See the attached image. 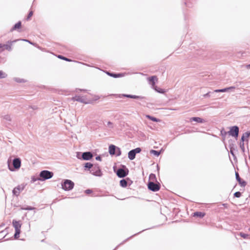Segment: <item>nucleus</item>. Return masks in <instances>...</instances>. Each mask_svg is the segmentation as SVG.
Returning a JSON list of instances; mask_svg holds the SVG:
<instances>
[{
    "label": "nucleus",
    "mask_w": 250,
    "mask_h": 250,
    "mask_svg": "<svg viewBox=\"0 0 250 250\" xmlns=\"http://www.w3.org/2000/svg\"><path fill=\"white\" fill-rule=\"evenodd\" d=\"M23 41H25V42H28L29 43L31 44H33V43L32 42H31L30 41H29V40H26V39H24V40H22Z\"/></svg>",
    "instance_id": "nucleus-48"
},
{
    "label": "nucleus",
    "mask_w": 250,
    "mask_h": 250,
    "mask_svg": "<svg viewBox=\"0 0 250 250\" xmlns=\"http://www.w3.org/2000/svg\"><path fill=\"white\" fill-rule=\"evenodd\" d=\"M155 90H156L157 92H159V93H163V92H164V91H163V89H160V90H157L156 89H155Z\"/></svg>",
    "instance_id": "nucleus-47"
},
{
    "label": "nucleus",
    "mask_w": 250,
    "mask_h": 250,
    "mask_svg": "<svg viewBox=\"0 0 250 250\" xmlns=\"http://www.w3.org/2000/svg\"><path fill=\"white\" fill-rule=\"evenodd\" d=\"M25 187V185L23 184L15 187L12 190L13 195L17 197L18 196L20 193L24 189Z\"/></svg>",
    "instance_id": "nucleus-9"
},
{
    "label": "nucleus",
    "mask_w": 250,
    "mask_h": 250,
    "mask_svg": "<svg viewBox=\"0 0 250 250\" xmlns=\"http://www.w3.org/2000/svg\"><path fill=\"white\" fill-rule=\"evenodd\" d=\"M239 128L238 126L235 125L230 127L228 134L234 138H237L239 134Z\"/></svg>",
    "instance_id": "nucleus-5"
},
{
    "label": "nucleus",
    "mask_w": 250,
    "mask_h": 250,
    "mask_svg": "<svg viewBox=\"0 0 250 250\" xmlns=\"http://www.w3.org/2000/svg\"><path fill=\"white\" fill-rule=\"evenodd\" d=\"M37 181H41V179L40 176H39V177H37L35 176H32L31 180V182L32 183H33Z\"/></svg>",
    "instance_id": "nucleus-27"
},
{
    "label": "nucleus",
    "mask_w": 250,
    "mask_h": 250,
    "mask_svg": "<svg viewBox=\"0 0 250 250\" xmlns=\"http://www.w3.org/2000/svg\"><path fill=\"white\" fill-rule=\"evenodd\" d=\"M150 154H153L156 156H159V155L161 153V151H157V150H151L150 151Z\"/></svg>",
    "instance_id": "nucleus-28"
},
{
    "label": "nucleus",
    "mask_w": 250,
    "mask_h": 250,
    "mask_svg": "<svg viewBox=\"0 0 250 250\" xmlns=\"http://www.w3.org/2000/svg\"><path fill=\"white\" fill-rule=\"evenodd\" d=\"M93 157L92 153L90 151L84 152L82 154V159L84 160H89Z\"/></svg>",
    "instance_id": "nucleus-11"
},
{
    "label": "nucleus",
    "mask_w": 250,
    "mask_h": 250,
    "mask_svg": "<svg viewBox=\"0 0 250 250\" xmlns=\"http://www.w3.org/2000/svg\"><path fill=\"white\" fill-rule=\"evenodd\" d=\"M14 80L16 82H18V83H22L23 82V80H21L20 78H14Z\"/></svg>",
    "instance_id": "nucleus-41"
},
{
    "label": "nucleus",
    "mask_w": 250,
    "mask_h": 250,
    "mask_svg": "<svg viewBox=\"0 0 250 250\" xmlns=\"http://www.w3.org/2000/svg\"><path fill=\"white\" fill-rule=\"evenodd\" d=\"M128 239H129V238L126 239L122 243L120 244L119 245H118L113 250H116L121 245L123 244L125 242H126Z\"/></svg>",
    "instance_id": "nucleus-42"
},
{
    "label": "nucleus",
    "mask_w": 250,
    "mask_h": 250,
    "mask_svg": "<svg viewBox=\"0 0 250 250\" xmlns=\"http://www.w3.org/2000/svg\"><path fill=\"white\" fill-rule=\"evenodd\" d=\"M231 148H232V147H231L230 148V153H231V155H232L233 156H234V152H233V150L231 149Z\"/></svg>",
    "instance_id": "nucleus-50"
},
{
    "label": "nucleus",
    "mask_w": 250,
    "mask_h": 250,
    "mask_svg": "<svg viewBox=\"0 0 250 250\" xmlns=\"http://www.w3.org/2000/svg\"><path fill=\"white\" fill-rule=\"evenodd\" d=\"M96 160H98V161H101L102 160V158L100 156H97L96 157Z\"/></svg>",
    "instance_id": "nucleus-46"
},
{
    "label": "nucleus",
    "mask_w": 250,
    "mask_h": 250,
    "mask_svg": "<svg viewBox=\"0 0 250 250\" xmlns=\"http://www.w3.org/2000/svg\"><path fill=\"white\" fill-rule=\"evenodd\" d=\"M106 123V124H105V122H104V125L105 126L109 128V129H113L114 127V124L112 122L108 121Z\"/></svg>",
    "instance_id": "nucleus-23"
},
{
    "label": "nucleus",
    "mask_w": 250,
    "mask_h": 250,
    "mask_svg": "<svg viewBox=\"0 0 250 250\" xmlns=\"http://www.w3.org/2000/svg\"><path fill=\"white\" fill-rule=\"evenodd\" d=\"M128 173V169L125 166H123L121 168H119L117 172V175L119 178H124Z\"/></svg>",
    "instance_id": "nucleus-4"
},
{
    "label": "nucleus",
    "mask_w": 250,
    "mask_h": 250,
    "mask_svg": "<svg viewBox=\"0 0 250 250\" xmlns=\"http://www.w3.org/2000/svg\"><path fill=\"white\" fill-rule=\"evenodd\" d=\"M2 46V45L1 44H0V48H1Z\"/></svg>",
    "instance_id": "nucleus-55"
},
{
    "label": "nucleus",
    "mask_w": 250,
    "mask_h": 250,
    "mask_svg": "<svg viewBox=\"0 0 250 250\" xmlns=\"http://www.w3.org/2000/svg\"><path fill=\"white\" fill-rule=\"evenodd\" d=\"M141 151L140 147H137L129 151L128 153V157L130 160H133L135 159V156L137 153H139Z\"/></svg>",
    "instance_id": "nucleus-8"
},
{
    "label": "nucleus",
    "mask_w": 250,
    "mask_h": 250,
    "mask_svg": "<svg viewBox=\"0 0 250 250\" xmlns=\"http://www.w3.org/2000/svg\"><path fill=\"white\" fill-rule=\"evenodd\" d=\"M190 121H195L199 123H203L204 122V120L200 117H192L190 119Z\"/></svg>",
    "instance_id": "nucleus-20"
},
{
    "label": "nucleus",
    "mask_w": 250,
    "mask_h": 250,
    "mask_svg": "<svg viewBox=\"0 0 250 250\" xmlns=\"http://www.w3.org/2000/svg\"><path fill=\"white\" fill-rule=\"evenodd\" d=\"M93 164L90 163H86L85 164L84 167L85 168H88V169L92 168L93 167Z\"/></svg>",
    "instance_id": "nucleus-30"
},
{
    "label": "nucleus",
    "mask_w": 250,
    "mask_h": 250,
    "mask_svg": "<svg viewBox=\"0 0 250 250\" xmlns=\"http://www.w3.org/2000/svg\"><path fill=\"white\" fill-rule=\"evenodd\" d=\"M146 117L147 119H149V120H150L153 122H158L160 121V120L159 119H157V118H156L154 117L151 116L150 115H146Z\"/></svg>",
    "instance_id": "nucleus-25"
},
{
    "label": "nucleus",
    "mask_w": 250,
    "mask_h": 250,
    "mask_svg": "<svg viewBox=\"0 0 250 250\" xmlns=\"http://www.w3.org/2000/svg\"><path fill=\"white\" fill-rule=\"evenodd\" d=\"M21 22L20 21L14 25V26L11 29L10 31L12 32L14 30L20 28L21 27Z\"/></svg>",
    "instance_id": "nucleus-22"
},
{
    "label": "nucleus",
    "mask_w": 250,
    "mask_h": 250,
    "mask_svg": "<svg viewBox=\"0 0 250 250\" xmlns=\"http://www.w3.org/2000/svg\"><path fill=\"white\" fill-rule=\"evenodd\" d=\"M73 101H77L83 104H87V99L85 96L76 95L72 98Z\"/></svg>",
    "instance_id": "nucleus-10"
},
{
    "label": "nucleus",
    "mask_w": 250,
    "mask_h": 250,
    "mask_svg": "<svg viewBox=\"0 0 250 250\" xmlns=\"http://www.w3.org/2000/svg\"><path fill=\"white\" fill-rule=\"evenodd\" d=\"M31 107L32 108V107ZM33 109H36V106H34V107H33Z\"/></svg>",
    "instance_id": "nucleus-54"
},
{
    "label": "nucleus",
    "mask_w": 250,
    "mask_h": 250,
    "mask_svg": "<svg viewBox=\"0 0 250 250\" xmlns=\"http://www.w3.org/2000/svg\"><path fill=\"white\" fill-rule=\"evenodd\" d=\"M149 83L152 86H154L155 84V82L157 81V78L156 76H152L148 78Z\"/></svg>",
    "instance_id": "nucleus-18"
},
{
    "label": "nucleus",
    "mask_w": 250,
    "mask_h": 250,
    "mask_svg": "<svg viewBox=\"0 0 250 250\" xmlns=\"http://www.w3.org/2000/svg\"><path fill=\"white\" fill-rule=\"evenodd\" d=\"M148 188L152 191L156 192L158 191L160 188V185L159 183H155L153 182H149L147 185Z\"/></svg>",
    "instance_id": "nucleus-7"
},
{
    "label": "nucleus",
    "mask_w": 250,
    "mask_h": 250,
    "mask_svg": "<svg viewBox=\"0 0 250 250\" xmlns=\"http://www.w3.org/2000/svg\"><path fill=\"white\" fill-rule=\"evenodd\" d=\"M90 172L95 176H101L102 175L101 169L98 164L93 165Z\"/></svg>",
    "instance_id": "nucleus-6"
},
{
    "label": "nucleus",
    "mask_w": 250,
    "mask_h": 250,
    "mask_svg": "<svg viewBox=\"0 0 250 250\" xmlns=\"http://www.w3.org/2000/svg\"><path fill=\"white\" fill-rule=\"evenodd\" d=\"M149 179L152 180H156V176H155V174H153V173H151L150 175H149Z\"/></svg>",
    "instance_id": "nucleus-35"
},
{
    "label": "nucleus",
    "mask_w": 250,
    "mask_h": 250,
    "mask_svg": "<svg viewBox=\"0 0 250 250\" xmlns=\"http://www.w3.org/2000/svg\"><path fill=\"white\" fill-rule=\"evenodd\" d=\"M193 216L194 217H198L202 218L205 216V213L203 212L196 211L193 213Z\"/></svg>",
    "instance_id": "nucleus-21"
},
{
    "label": "nucleus",
    "mask_w": 250,
    "mask_h": 250,
    "mask_svg": "<svg viewBox=\"0 0 250 250\" xmlns=\"http://www.w3.org/2000/svg\"><path fill=\"white\" fill-rule=\"evenodd\" d=\"M214 92H208L207 93L204 94L203 96L204 97H210L211 96V94L214 93Z\"/></svg>",
    "instance_id": "nucleus-33"
},
{
    "label": "nucleus",
    "mask_w": 250,
    "mask_h": 250,
    "mask_svg": "<svg viewBox=\"0 0 250 250\" xmlns=\"http://www.w3.org/2000/svg\"><path fill=\"white\" fill-rule=\"evenodd\" d=\"M13 165L15 169H19L21 166V160L19 158L14 159L13 160Z\"/></svg>",
    "instance_id": "nucleus-12"
},
{
    "label": "nucleus",
    "mask_w": 250,
    "mask_h": 250,
    "mask_svg": "<svg viewBox=\"0 0 250 250\" xmlns=\"http://www.w3.org/2000/svg\"><path fill=\"white\" fill-rule=\"evenodd\" d=\"M247 67L248 68H250V64H249V65H247Z\"/></svg>",
    "instance_id": "nucleus-53"
},
{
    "label": "nucleus",
    "mask_w": 250,
    "mask_h": 250,
    "mask_svg": "<svg viewBox=\"0 0 250 250\" xmlns=\"http://www.w3.org/2000/svg\"><path fill=\"white\" fill-rule=\"evenodd\" d=\"M7 77V74L2 71L0 70V79L5 78Z\"/></svg>",
    "instance_id": "nucleus-29"
},
{
    "label": "nucleus",
    "mask_w": 250,
    "mask_h": 250,
    "mask_svg": "<svg viewBox=\"0 0 250 250\" xmlns=\"http://www.w3.org/2000/svg\"><path fill=\"white\" fill-rule=\"evenodd\" d=\"M92 192V190L88 189L85 190V193L87 194H90Z\"/></svg>",
    "instance_id": "nucleus-44"
},
{
    "label": "nucleus",
    "mask_w": 250,
    "mask_h": 250,
    "mask_svg": "<svg viewBox=\"0 0 250 250\" xmlns=\"http://www.w3.org/2000/svg\"><path fill=\"white\" fill-rule=\"evenodd\" d=\"M228 134V132L226 131L224 129L221 131V135L222 136L223 141H224L226 138V136Z\"/></svg>",
    "instance_id": "nucleus-26"
},
{
    "label": "nucleus",
    "mask_w": 250,
    "mask_h": 250,
    "mask_svg": "<svg viewBox=\"0 0 250 250\" xmlns=\"http://www.w3.org/2000/svg\"><path fill=\"white\" fill-rule=\"evenodd\" d=\"M245 136L243 135L241 139V142L240 143H244L245 141Z\"/></svg>",
    "instance_id": "nucleus-45"
},
{
    "label": "nucleus",
    "mask_w": 250,
    "mask_h": 250,
    "mask_svg": "<svg viewBox=\"0 0 250 250\" xmlns=\"http://www.w3.org/2000/svg\"><path fill=\"white\" fill-rule=\"evenodd\" d=\"M123 97H127L129 98L136 99H142L144 98L143 97L140 96L133 95L130 94H123Z\"/></svg>",
    "instance_id": "nucleus-16"
},
{
    "label": "nucleus",
    "mask_w": 250,
    "mask_h": 250,
    "mask_svg": "<svg viewBox=\"0 0 250 250\" xmlns=\"http://www.w3.org/2000/svg\"><path fill=\"white\" fill-rule=\"evenodd\" d=\"M117 149H118V151L117 152L116 155H117V156H120L121 155V151L120 149L118 147H117Z\"/></svg>",
    "instance_id": "nucleus-43"
},
{
    "label": "nucleus",
    "mask_w": 250,
    "mask_h": 250,
    "mask_svg": "<svg viewBox=\"0 0 250 250\" xmlns=\"http://www.w3.org/2000/svg\"><path fill=\"white\" fill-rule=\"evenodd\" d=\"M235 88V87H234V86H230V87H227V88H223V89H216L213 91V92L218 93V92H228L229 90H233Z\"/></svg>",
    "instance_id": "nucleus-14"
},
{
    "label": "nucleus",
    "mask_w": 250,
    "mask_h": 250,
    "mask_svg": "<svg viewBox=\"0 0 250 250\" xmlns=\"http://www.w3.org/2000/svg\"><path fill=\"white\" fill-rule=\"evenodd\" d=\"M240 147L241 149L242 150V152L244 153L245 152V146H244V143H240Z\"/></svg>",
    "instance_id": "nucleus-34"
},
{
    "label": "nucleus",
    "mask_w": 250,
    "mask_h": 250,
    "mask_svg": "<svg viewBox=\"0 0 250 250\" xmlns=\"http://www.w3.org/2000/svg\"><path fill=\"white\" fill-rule=\"evenodd\" d=\"M78 90L81 91H86V90H84V89H78Z\"/></svg>",
    "instance_id": "nucleus-52"
},
{
    "label": "nucleus",
    "mask_w": 250,
    "mask_h": 250,
    "mask_svg": "<svg viewBox=\"0 0 250 250\" xmlns=\"http://www.w3.org/2000/svg\"><path fill=\"white\" fill-rule=\"evenodd\" d=\"M74 183L70 180H65L62 183V187L65 191L70 190L74 188Z\"/></svg>",
    "instance_id": "nucleus-3"
},
{
    "label": "nucleus",
    "mask_w": 250,
    "mask_h": 250,
    "mask_svg": "<svg viewBox=\"0 0 250 250\" xmlns=\"http://www.w3.org/2000/svg\"><path fill=\"white\" fill-rule=\"evenodd\" d=\"M58 58H60V59H61L62 60H65V61H68V62H71V60L68 58H67L65 57H63L62 55H59L58 56Z\"/></svg>",
    "instance_id": "nucleus-31"
},
{
    "label": "nucleus",
    "mask_w": 250,
    "mask_h": 250,
    "mask_svg": "<svg viewBox=\"0 0 250 250\" xmlns=\"http://www.w3.org/2000/svg\"><path fill=\"white\" fill-rule=\"evenodd\" d=\"M3 119L7 121H10L11 120L10 116L9 115H6L4 116Z\"/></svg>",
    "instance_id": "nucleus-38"
},
{
    "label": "nucleus",
    "mask_w": 250,
    "mask_h": 250,
    "mask_svg": "<svg viewBox=\"0 0 250 250\" xmlns=\"http://www.w3.org/2000/svg\"><path fill=\"white\" fill-rule=\"evenodd\" d=\"M243 135L245 136V137L246 138L249 137L250 136V131L245 132L243 134Z\"/></svg>",
    "instance_id": "nucleus-39"
},
{
    "label": "nucleus",
    "mask_w": 250,
    "mask_h": 250,
    "mask_svg": "<svg viewBox=\"0 0 250 250\" xmlns=\"http://www.w3.org/2000/svg\"><path fill=\"white\" fill-rule=\"evenodd\" d=\"M8 168H9V169L10 171H13L14 170V169L11 167L10 166V165L9 164H8Z\"/></svg>",
    "instance_id": "nucleus-49"
},
{
    "label": "nucleus",
    "mask_w": 250,
    "mask_h": 250,
    "mask_svg": "<svg viewBox=\"0 0 250 250\" xmlns=\"http://www.w3.org/2000/svg\"><path fill=\"white\" fill-rule=\"evenodd\" d=\"M23 210H31L34 209V208L30 207V206H27L26 208H22Z\"/></svg>",
    "instance_id": "nucleus-37"
},
{
    "label": "nucleus",
    "mask_w": 250,
    "mask_h": 250,
    "mask_svg": "<svg viewBox=\"0 0 250 250\" xmlns=\"http://www.w3.org/2000/svg\"><path fill=\"white\" fill-rule=\"evenodd\" d=\"M53 172L47 170H43L40 172L39 176L41 181H43L51 178L53 176Z\"/></svg>",
    "instance_id": "nucleus-1"
},
{
    "label": "nucleus",
    "mask_w": 250,
    "mask_h": 250,
    "mask_svg": "<svg viewBox=\"0 0 250 250\" xmlns=\"http://www.w3.org/2000/svg\"><path fill=\"white\" fill-rule=\"evenodd\" d=\"M33 11H31L29 12L28 16H27V20H29V19L31 17H32V16L33 15Z\"/></svg>",
    "instance_id": "nucleus-40"
},
{
    "label": "nucleus",
    "mask_w": 250,
    "mask_h": 250,
    "mask_svg": "<svg viewBox=\"0 0 250 250\" xmlns=\"http://www.w3.org/2000/svg\"><path fill=\"white\" fill-rule=\"evenodd\" d=\"M186 0V1L185 2V4H186V5H187V6H189V5H188V0Z\"/></svg>",
    "instance_id": "nucleus-51"
},
{
    "label": "nucleus",
    "mask_w": 250,
    "mask_h": 250,
    "mask_svg": "<svg viewBox=\"0 0 250 250\" xmlns=\"http://www.w3.org/2000/svg\"><path fill=\"white\" fill-rule=\"evenodd\" d=\"M117 149V147L113 145H111L109 146V153L110 155H115V153H116V149Z\"/></svg>",
    "instance_id": "nucleus-15"
},
{
    "label": "nucleus",
    "mask_w": 250,
    "mask_h": 250,
    "mask_svg": "<svg viewBox=\"0 0 250 250\" xmlns=\"http://www.w3.org/2000/svg\"><path fill=\"white\" fill-rule=\"evenodd\" d=\"M235 177H236V180L238 182L239 184L241 187H245L246 186V185H247L246 182L245 181L242 180L241 179V178L239 176V173L237 172H235Z\"/></svg>",
    "instance_id": "nucleus-13"
},
{
    "label": "nucleus",
    "mask_w": 250,
    "mask_h": 250,
    "mask_svg": "<svg viewBox=\"0 0 250 250\" xmlns=\"http://www.w3.org/2000/svg\"><path fill=\"white\" fill-rule=\"evenodd\" d=\"M106 74L108 75H109L112 77L115 78H119V77H121L123 76V74L122 73H111L109 72H107Z\"/></svg>",
    "instance_id": "nucleus-19"
},
{
    "label": "nucleus",
    "mask_w": 250,
    "mask_h": 250,
    "mask_svg": "<svg viewBox=\"0 0 250 250\" xmlns=\"http://www.w3.org/2000/svg\"><path fill=\"white\" fill-rule=\"evenodd\" d=\"M241 196V193L239 191L235 192L234 194V196L237 198H239Z\"/></svg>",
    "instance_id": "nucleus-36"
},
{
    "label": "nucleus",
    "mask_w": 250,
    "mask_h": 250,
    "mask_svg": "<svg viewBox=\"0 0 250 250\" xmlns=\"http://www.w3.org/2000/svg\"><path fill=\"white\" fill-rule=\"evenodd\" d=\"M12 224L15 229L14 237L15 239H17L19 237V235L21 233V224L19 221H18L16 220H13L12 221Z\"/></svg>",
    "instance_id": "nucleus-2"
},
{
    "label": "nucleus",
    "mask_w": 250,
    "mask_h": 250,
    "mask_svg": "<svg viewBox=\"0 0 250 250\" xmlns=\"http://www.w3.org/2000/svg\"><path fill=\"white\" fill-rule=\"evenodd\" d=\"M120 185L123 188L126 187L127 183L126 179H123L120 181Z\"/></svg>",
    "instance_id": "nucleus-24"
},
{
    "label": "nucleus",
    "mask_w": 250,
    "mask_h": 250,
    "mask_svg": "<svg viewBox=\"0 0 250 250\" xmlns=\"http://www.w3.org/2000/svg\"><path fill=\"white\" fill-rule=\"evenodd\" d=\"M240 235L241 236V237H242V238H243L244 239L247 238L249 236V235L248 234H246L243 232H240Z\"/></svg>",
    "instance_id": "nucleus-32"
},
{
    "label": "nucleus",
    "mask_w": 250,
    "mask_h": 250,
    "mask_svg": "<svg viewBox=\"0 0 250 250\" xmlns=\"http://www.w3.org/2000/svg\"><path fill=\"white\" fill-rule=\"evenodd\" d=\"M16 42V41H14L12 42H8L7 44H3V46L4 47V48L6 50H7L8 51H11L12 43L14 42Z\"/></svg>",
    "instance_id": "nucleus-17"
}]
</instances>
